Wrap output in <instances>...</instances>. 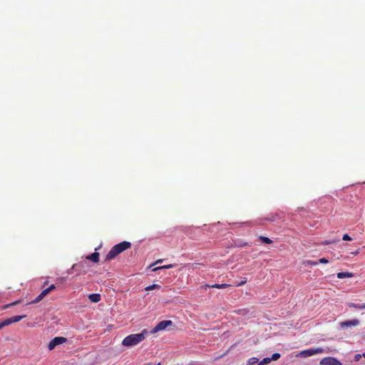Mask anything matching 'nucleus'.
<instances>
[{"label": "nucleus", "instance_id": "3", "mask_svg": "<svg viewBox=\"0 0 365 365\" xmlns=\"http://www.w3.org/2000/svg\"><path fill=\"white\" fill-rule=\"evenodd\" d=\"M173 324L171 320H164L160 322L153 329L150 331V334H155L160 331L165 330L168 326Z\"/></svg>", "mask_w": 365, "mask_h": 365}, {"label": "nucleus", "instance_id": "40", "mask_svg": "<svg viewBox=\"0 0 365 365\" xmlns=\"http://www.w3.org/2000/svg\"><path fill=\"white\" fill-rule=\"evenodd\" d=\"M144 365H151V364H144Z\"/></svg>", "mask_w": 365, "mask_h": 365}, {"label": "nucleus", "instance_id": "2", "mask_svg": "<svg viewBox=\"0 0 365 365\" xmlns=\"http://www.w3.org/2000/svg\"><path fill=\"white\" fill-rule=\"evenodd\" d=\"M131 247V243L130 242L123 241L115 245H114L110 250L108 252L106 256V261H110L116 257L119 254L123 252V251L129 249Z\"/></svg>", "mask_w": 365, "mask_h": 365}, {"label": "nucleus", "instance_id": "36", "mask_svg": "<svg viewBox=\"0 0 365 365\" xmlns=\"http://www.w3.org/2000/svg\"><path fill=\"white\" fill-rule=\"evenodd\" d=\"M3 327H4L3 326L2 322H1V323H0V329H1Z\"/></svg>", "mask_w": 365, "mask_h": 365}, {"label": "nucleus", "instance_id": "12", "mask_svg": "<svg viewBox=\"0 0 365 365\" xmlns=\"http://www.w3.org/2000/svg\"><path fill=\"white\" fill-rule=\"evenodd\" d=\"M87 259L91 260L93 262H99V253L98 252H93L90 255H88L86 257Z\"/></svg>", "mask_w": 365, "mask_h": 365}, {"label": "nucleus", "instance_id": "32", "mask_svg": "<svg viewBox=\"0 0 365 365\" xmlns=\"http://www.w3.org/2000/svg\"><path fill=\"white\" fill-rule=\"evenodd\" d=\"M361 356L360 354H356L354 358L355 361H359L361 359Z\"/></svg>", "mask_w": 365, "mask_h": 365}, {"label": "nucleus", "instance_id": "17", "mask_svg": "<svg viewBox=\"0 0 365 365\" xmlns=\"http://www.w3.org/2000/svg\"><path fill=\"white\" fill-rule=\"evenodd\" d=\"M235 312L238 314L245 316V315L249 314L250 312L249 309L245 308V309H237L235 311Z\"/></svg>", "mask_w": 365, "mask_h": 365}, {"label": "nucleus", "instance_id": "13", "mask_svg": "<svg viewBox=\"0 0 365 365\" xmlns=\"http://www.w3.org/2000/svg\"><path fill=\"white\" fill-rule=\"evenodd\" d=\"M88 299L91 300V302L97 303L101 301V297L99 294H91L88 296Z\"/></svg>", "mask_w": 365, "mask_h": 365}, {"label": "nucleus", "instance_id": "22", "mask_svg": "<svg viewBox=\"0 0 365 365\" xmlns=\"http://www.w3.org/2000/svg\"><path fill=\"white\" fill-rule=\"evenodd\" d=\"M83 263H78V264H74L72 267H71V270H75V271H77V270H80L82 268H83Z\"/></svg>", "mask_w": 365, "mask_h": 365}, {"label": "nucleus", "instance_id": "10", "mask_svg": "<svg viewBox=\"0 0 365 365\" xmlns=\"http://www.w3.org/2000/svg\"><path fill=\"white\" fill-rule=\"evenodd\" d=\"M51 292L48 288L43 290L41 294L32 301V303H38L41 301L47 294H48Z\"/></svg>", "mask_w": 365, "mask_h": 365}, {"label": "nucleus", "instance_id": "4", "mask_svg": "<svg viewBox=\"0 0 365 365\" xmlns=\"http://www.w3.org/2000/svg\"><path fill=\"white\" fill-rule=\"evenodd\" d=\"M324 351L322 348H312L309 349L304 350L300 352L299 355L302 357H308L313 356L317 354H321L323 353Z\"/></svg>", "mask_w": 365, "mask_h": 365}, {"label": "nucleus", "instance_id": "41", "mask_svg": "<svg viewBox=\"0 0 365 365\" xmlns=\"http://www.w3.org/2000/svg\"><path fill=\"white\" fill-rule=\"evenodd\" d=\"M156 365H160V363H158V364H156Z\"/></svg>", "mask_w": 365, "mask_h": 365}, {"label": "nucleus", "instance_id": "7", "mask_svg": "<svg viewBox=\"0 0 365 365\" xmlns=\"http://www.w3.org/2000/svg\"><path fill=\"white\" fill-rule=\"evenodd\" d=\"M321 365H342V364L336 358L328 356L322 359L320 361Z\"/></svg>", "mask_w": 365, "mask_h": 365}, {"label": "nucleus", "instance_id": "30", "mask_svg": "<svg viewBox=\"0 0 365 365\" xmlns=\"http://www.w3.org/2000/svg\"><path fill=\"white\" fill-rule=\"evenodd\" d=\"M50 292L56 289L55 284H51L50 287H48Z\"/></svg>", "mask_w": 365, "mask_h": 365}, {"label": "nucleus", "instance_id": "5", "mask_svg": "<svg viewBox=\"0 0 365 365\" xmlns=\"http://www.w3.org/2000/svg\"><path fill=\"white\" fill-rule=\"evenodd\" d=\"M67 341V339L63 336H56L48 343L49 350L53 349L57 345L61 344Z\"/></svg>", "mask_w": 365, "mask_h": 365}, {"label": "nucleus", "instance_id": "24", "mask_svg": "<svg viewBox=\"0 0 365 365\" xmlns=\"http://www.w3.org/2000/svg\"><path fill=\"white\" fill-rule=\"evenodd\" d=\"M270 361H271V359H269V357H267V358L263 359V360H262L261 361H259L257 365H266V364H269Z\"/></svg>", "mask_w": 365, "mask_h": 365}, {"label": "nucleus", "instance_id": "39", "mask_svg": "<svg viewBox=\"0 0 365 365\" xmlns=\"http://www.w3.org/2000/svg\"><path fill=\"white\" fill-rule=\"evenodd\" d=\"M363 356L365 358V352L363 354Z\"/></svg>", "mask_w": 365, "mask_h": 365}, {"label": "nucleus", "instance_id": "14", "mask_svg": "<svg viewBox=\"0 0 365 365\" xmlns=\"http://www.w3.org/2000/svg\"><path fill=\"white\" fill-rule=\"evenodd\" d=\"M354 276L353 273L348 272H342L337 273V277L339 279H344L346 277H352Z\"/></svg>", "mask_w": 365, "mask_h": 365}, {"label": "nucleus", "instance_id": "1", "mask_svg": "<svg viewBox=\"0 0 365 365\" xmlns=\"http://www.w3.org/2000/svg\"><path fill=\"white\" fill-rule=\"evenodd\" d=\"M148 334V331L143 329L140 333L130 334L123 339L122 345L126 347L135 346L143 341Z\"/></svg>", "mask_w": 365, "mask_h": 365}, {"label": "nucleus", "instance_id": "9", "mask_svg": "<svg viewBox=\"0 0 365 365\" xmlns=\"http://www.w3.org/2000/svg\"><path fill=\"white\" fill-rule=\"evenodd\" d=\"M359 324H360L359 320L357 319H354L349 320V321L341 322L340 323V327L342 328L349 327H356V326H359Z\"/></svg>", "mask_w": 365, "mask_h": 365}, {"label": "nucleus", "instance_id": "15", "mask_svg": "<svg viewBox=\"0 0 365 365\" xmlns=\"http://www.w3.org/2000/svg\"><path fill=\"white\" fill-rule=\"evenodd\" d=\"M347 304H348L349 307H350V308L365 309V303L363 304H356L354 302H349Z\"/></svg>", "mask_w": 365, "mask_h": 365}, {"label": "nucleus", "instance_id": "31", "mask_svg": "<svg viewBox=\"0 0 365 365\" xmlns=\"http://www.w3.org/2000/svg\"><path fill=\"white\" fill-rule=\"evenodd\" d=\"M202 288L207 289V288H212L211 284H205Z\"/></svg>", "mask_w": 365, "mask_h": 365}, {"label": "nucleus", "instance_id": "18", "mask_svg": "<svg viewBox=\"0 0 365 365\" xmlns=\"http://www.w3.org/2000/svg\"><path fill=\"white\" fill-rule=\"evenodd\" d=\"M230 286V285L228 284H211L212 288H217V289H225V288H227V287H228Z\"/></svg>", "mask_w": 365, "mask_h": 365}, {"label": "nucleus", "instance_id": "25", "mask_svg": "<svg viewBox=\"0 0 365 365\" xmlns=\"http://www.w3.org/2000/svg\"><path fill=\"white\" fill-rule=\"evenodd\" d=\"M281 355L279 353H274L272 355V356L269 358L271 359V361H276L278 360L280 358Z\"/></svg>", "mask_w": 365, "mask_h": 365}, {"label": "nucleus", "instance_id": "11", "mask_svg": "<svg viewBox=\"0 0 365 365\" xmlns=\"http://www.w3.org/2000/svg\"><path fill=\"white\" fill-rule=\"evenodd\" d=\"M51 292L48 288L43 290L41 294L32 301V303H38L41 301L47 294H48Z\"/></svg>", "mask_w": 365, "mask_h": 365}, {"label": "nucleus", "instance_id": "16", "mask_svg": "<svg viewBox=\"0 0 365 365\" xmlns=\"http://www.w3.org/2000/svg\"><path fill=\"white\" fill-rule=\"evenodd\" d=\"M175 265L173 264H167V265H163V266H160V267H154L152 271L153 272H156L159 269H170V268H173L174 267Z\"/></svg>", "mask_w": 365, "mask_h": 365}, {"label": "nucleus", "instance_id": "20", "mask_svg": "<svg viewBox=\"0 0 365 365\" xmlns=\"http://www.w3.org/2000/svg\"><path fill=\"white\" fill-rule=\"evenodd\" d=\"M19 302H20V300H17V301L14 302H12V303H10V304H6V305H4V306H2L1 307H0V310H4V309H7V308H9V307H12V306H14V305H16V304H19Z\"/></svg>", "mask_w": 365, "mask_h": 365}, {"label": "nucleus", "instance_id": "29", "mask_svg": "<svg viewBox=\"0 0 365 365\" xmlns=\"http://www.w3.org/2000/svg\"><path fill=\"white\" fill-rule=\"evenodd\" d=\"M319 262V263H322V264H326V263H328V262H329V261H328L326 258L323 257V258H321V259L319 260V262Z\"/></svg>", "mask_w": 365, "mask_h": 365}, {"label": "nucleus", "instance_id": "21", "mask_svg": "<svg viewBox=\"0 0 365 365\" xmlns=\"http://www.w3.org/2000/svg\"><path fill=\"white\" fill-rule=\"evenodd\" d=\"M339 241V240H326V241L320 242L319 245H329L334 244V243H336V242H337Z\"/></svg>", "mask_w": 365, "mask_h": 365}, {"label": "nucleus", "instance_id": "27", "mask_svg": "<svg viewBox=\"0 0 365 365\" xmlns=\"http://www.w3.org/2000/svg\"><path fill=\"white\" fill-rule=\"evenodd\" d=\"M342 240L344 241H351L352 238L348 234H344L343 235Z\"/></svg>", "mask_w": 365, "mask_h": 365}, {"label": "nucleus", "instance_id": "26", "mask_svg": "<svg viewBox=\"0 0 365 365\" xmlns=\"http://www.w3.org/2000/svg\"><path fill=\"white\" fill-rule=\"evenodd\" d=\"M318 262H315V261H312V260H307L306 262H305V264L307 265H312V266H316L318 264Z\"/></svg>", "mask_w": 365, "mask_h": 365}, {"label": "nucleus", "instance_id": "33", "mask_svg": "<svg viewBox=\"0 0 365 365\" xmlns=\"http://www.w3.org/2000/svg\"><path fill=\"white\" fill-rule=\"evenodd\" d=\"M251 360H252V364L257 362V359L256 358H252V359H251Z\"/></svg>", "mask_w": 365, "mask_h": 365}, {"label": "nucleus", "instance_id": "35", "mask_svg": "<svg viewBox=\"0 0 365 365\" xmlns=\"http://www.w3.org/2000/svg\"><path fill=\"white\" fill-rule=\"evenodd\" d=\"M163 262V259H158V260H157V261L155 262V264L160 263V262Z\"/></svg>", "mask_w": 365, "mask_h": 365}, {"label": "nucleus", "instance_id": "8", "mask_svg": "<svg viewBox=\"0 0 365 365\" xmlns=\"http://www.w3.org/2000/svg\"><path fill=\"white\" fill-rule=\"evenodd\" d=\"M25 317H26V315L14 316V317H11V318H8V319H6L3 320L1 322L3 324V326L6 327V326L10 325L12 323L18 322H19L20 320H21L22 319H24Z\"/></svg>", "mask_w": 365, "mask_h": 365}, {"label": "nucleus", "instance_id": "19", "mask_svg": "<svg viewBox=\"0 0 365 365\" xmlns=\"http://www.w3.org/2000/svg\"><path fill=\"white\" fill-rule=\"evenodd\" d=\"M259 238L262 241V242H263L264 244L270 245L271 243H272V240H270L269 238H268L267 237L260 236Z\"/></svg>", "mask_w": 365, "mask_h": 365}, {"label": "nucleus", "instance_id": "28", "mask_svg": "<svg viewBox=\"0 0 365 365\" xmlns=\"http://www.w3.org/2000/svg\"><path fill=\"white\" fill-rule=\"evenodd\" d=\"M247 282V278H244V279H243L242 281H241L240 282H239L238 284H237V287L242 286V285H244Z\"/></svg>", "mask_w": 365, "mask_h": 365}, {"label": "nucleus", "instance_id": "34", "mask_svg": "<svg viewBox=\"0 0 365 365\" xmlns=\"http://www.w3.org/2000/svg\"><path fill=\"white\" fill-rule=\"evenodd\" d=\"M251 360H252V364L257 362V359L256 358H252V359H251Z\"/></svg>", "mask_w": 365, "mask_h": 365}, {"label": "nucleus", "instance_id": "23", "mask_svg": "<svg viewBox=\"0 0 365 365\" xmlns=\"http://www.w3.org/2000/svg\"><path fill=\"white\" fill-rule=\"evenodd\" d=\"M160 285L157 284H153L152 285H150V286H148L147 287H145V290L146 291H149V290H151V289H160Z\"/></svg>", "mask_w": 365, "mask_h": 365}, {"label": "nucleus", "instance_id": "6", "mask_svg": "<svg viewBox=\"0 0 365 365\" xmlns=\"http://www.w3.org/2000/svg\"><path fill=\"white\" fill-rule=\"evenodd\" d=\"M282 217V213L276 212L268 214L263 220L266 222H274L279 221Z\"/></svg>", "mask_w": 365, "mask_h": 365}, {"label": "nucleus", "instance_id": "37", "mask_svg": "<svg viewBox=\"0 0 365 365\" xmlns=\"http://www.w3.org/2000/svg\"><path fill=\"white\" fill-rule=\"evenodd\" d=\"M298 210H303V207H298Z\"/></svg>", "mask_w": 365, "mask_h": 365}, {"label": "nucleus", "instance_id": "38", "mask_svg": "<svg viewBox=\"0 0 365 365\" xmlns=\"http://www.w3.org/2000/svg\"><path fill=\"white\" fill-rule=\"evenodd\" d=\"M298 210H303V207H298Z\"/></svg>", "mask_w": 365, "mask_h": 365}]
</instances>
